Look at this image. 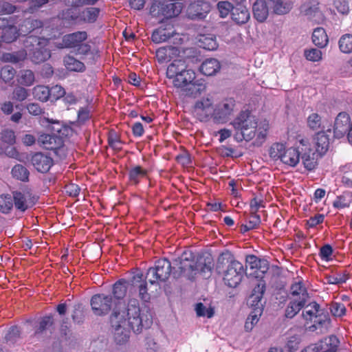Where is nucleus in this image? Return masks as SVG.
Returning a JSON list of instances; mask_svg holds the SVG:
<instances>
[{
  "label": "nucleus",
  "mask_w": 352,
  "mask_h": 352,
  "mask_svg": "<svg viewBox=\"0 0 352 352\" xmlns=\"http://www.w3.org/2000/svg\"><path fill=\"white\" fill-rule=\"evenodd\" d=\"M233 126L237 131L235 139L238 142L251 141L259 146L265 141L270 129L268 121L258 120L250 111H241L233 121Z\"/></svg>",
  "instance_id": "7ed1b4c3"
},
{
  "label": "nucleus",
  "mask_w": 352,
  "mask_h": 352,
  "mask_svg": "<svg viewBox=\"0 0 352 352\" xmlns=\"http://www.w3.org/2000/svg\"><path fill=\"white\" fill-rule=\"evenodd\" d=\"M199 42L200 43L199 46L207 50H214L218 47L215 38L212 36L202 35L201 36Z\"/></svg>",
  "instance_id": "de8ad7c7"
},
{
  "label": "nucleus",
  "mask_w": 352,
  "mask_h": 352,
  "mask_svg": "<svg viewBox=\"0 0 352 352\" xmlns=\"http://www.w3.org/2000/svg\"><path fill=\"white\" fill-rule=\"evenodd\" d=\"M88 34L86 31H77L63 36L62 38L63 47L72 49L77 56H87L91 50V47L85 41Z\"/></svg>",
  "instance_id": "423d86ee"
},
{
  "label": "nucleus",
  "mask_w": 352,
  "mask_h": 352,
  "mask_svg": "<svg viewBox=\"0 0 352 352\" xmlns=\"http://www.w3.org/2000/svg\"><path fill=\"white\" fill-rule=\"evenodd\" d=\"M245 270L243 265L238 261H232L229 263L223 273V280L225 285L234 288L241 282Z\"/></svg>",
  "instance_id": "9b49d317"
},
{
  "label": "nucleus",
  "mask_w": 352,
  "mask_h": 352,
  "mask_svg": "<svg viewBox=\"0 0 352 352\" xmlns=\"http://www.w3.org/2000/svg\"><path fill=\"white\" fill-rule=\"evenodd\" d=\"M179 53L178 47L169 45L158 48L156 50L155 56L158 63L162 64L179 56Z\"/></svg>",
  "instance_id": "5701e85b"
},
{
  "label": "nucleus",
  "mask_w": 352,
  "mask_h": 352,
  "mask_svg": "<svg viewBox=\"0 0 352 352\" xmlns=\"http://www.w3.org/2000/svg\"><path fill=\"white\" fill-rule=\"evenodd\" d=\"M307 125L312 131L323 129L324 126L322 124L321 116L317 113H311L307 118Z\"/></svg>",
  "instance_id": "58836bf2"
},
{
  "label": "nucleus",
  "mask_w": 352,
  "mask_h": 352,
  "mask_svg": "<svg viewBox=\"0 0 352 352\" xmlns=\"http://www.w3.org/2000/svg\"><path fill=\"white\" fill-rule=\"evenodd\" d=\"M347 278L344 275L336 274L326 276V280L329 284L338 285L345 283Z\"/></svg>",
  "instance_id": "338daca9"
},
{
  "label": "nucleus",
  "mask_w": 352,
  "mask_h": 352,
  "mask_svg": "<svg viewBox=\"0 0 352 352\" xmlns=\"http://www.w3.org/2000/svg\"><path fill=\"white\" fill-rule=\"evenodd\" d=\"M100 12V10L98 8H87L82 12V18L84 21L89 23H93L97 20Z\"/></svg>",
  "instance_id": "c03bdc74"
},
{
  "label": "nucleus",
  "mask_w": 352,
  "mask_h": 352,
  "mask_svg": "<svg viewBox=\"0 0 352 352\" xmlns=\"http://www.w3.org/2000/svg\"><path fill=\"white\" fill-rule=\"evenodd\" d=\"M16 74V70L10 65H6L2 67L0 72V78L5 82H9L13 80Z\"/></svg>",
  "instance_id": "5fc2aeb1"
},
{
  "label": "nucleus",
  "mask_w": 352,
  "mask_h": 352,
  "mask_svg": "<svg viewBox=\"0 0 352 352\" xmlns=\"http://www.w3.org/2000/svg\"><path fill=\"white\" fill-rule=\"evenodd\" d=\"M175 34H176V30L171 23H162L153 32L151 40L155 43H160L168 41Z\"/></svg>",
  "instance_id": "a211bd4d"
},
{
  "label": "nucleus",
  "mask_w": 352,
  "mask_h": 352,
  "mask_svg": "<svg viewBox=\"0 0 352 352\" xmlns=\"http://www.w3.org/2000/svg\"><path fill=\"white\" fill-rule=\"evenodd\" d=\"M12 198L16 210L24 212L32 208L37 201L38 197L33 195L30 191H13Z\"/></svg>",
  "instance_id": "2eb2a0df"
},
{
  "label": "nucleus",
  "mask_w": 352,
  "mask_h": 352,
  "mask_svg": "<svg viewBox=\"0 0 352 352\" xmlns=\"http://www.w3.org/2000/svg\"><path fill=\"white\" fill-rule=\"evenodd\" d=\"M231 16L232 20L238 24L245 23L250 19V13L248 9L241 4L234 8Z\"/></svg>",
  "instance_id": "c85d7f7f"
},
{
  "label": "nucleus",
  "mask_w": 352,
  "mask_h": 352,
  "mask_svg": "<svg viewBox=\"0 0 352 352\" xmlns=\"http://www.w3.org/2000/svg\"><path fill=\"white\" fill-rule=\"evenodd\" d=\"M300 144L301 145L300 149L302 162L305 168L308 170H314L318 164V159L322 155L314 151L313 148L311 147V145L306 140H300Z\"/></svg>",
  "instance_id": "4468645a"
},
{
  "label": "nucleus",
  "mask_w": 352,
  "mask_h": 352,
  "mask_svg": "<svg viewBox=\"0 0 352 352\" xmlns=\"http://www.w3.org/2000/svg\"><path fill=\"white\" fill-rule=\"evenodd\" d=\"M261 313L262 309L260 307H257L250 314L245 323V329L247 331H250L253 327L258 322Z\"/></svg>",
  "instance_id": "79ce46f5"
},
{
  "label": "nucleus",
  "mask_w": 352,
  "mask_h": 352,
  "mask_svg": "<svg viewBox=\"0 0 352 352\" xmlns=\"http://www.w3.org/2000/svg\"><path fill=\"white\" fill-rule=\"evenodd\" d=\"M127 291H129L128 300L133 298L136 292H138V296L143 302H148L151 299L148 292L147 282L142 273L135 274L130 281L120 278L113 285L111 294L114 298V302L119 303V306L121 305L120 301L125 298Z\"/></svg>",
  "instance_id": "20e7f679"
},
{
  "label": "nucleus",
  "mask_w": 352,
  "mask_h": 352,
  "mask_svg": "<svg viewBox=\"0 0 352 352\" xmlns=\"http://www.w3.org/2000/svg\"><path fill=\"white\" fill-rule=\"evenodd\" d=\"M192 112L201 122H211L214 124L220 123V109L213 104L212 100L208 97L197 100Z\"/></svg>",
  "instance_id": "39448f33"
},
{
  "label": "nucleus",
  "mask_w": 352,
  "mask_h": 352,
  "mask_svg": "<svg viewBox=\"0 0 352 352\" xmlns=\"http://www.w3.org/2000/svg\"><path fill=\"white\" fill-rule=\"evenodd\" d=\"M333 133L335 138L338 139L347 134L348 141L352 144V121L351 122L349 114L341 112L337 116L335 120Z\"/></svg>",
  "instance_id": "f8f14e48"
},
{
  "label": "nucleus",
  "mask_w": 352,
  "mask_h": 352,
  "mask_svg": "<svg viewBox=\"0 0 352 352\" xmlns=\"http://www.w3.org/2000/svg\"><path fill=\"white\" fill-rule=\"evenodd\" d=\"M302 316L306 320L314 322V324L309 327L311 331L318 328L324 329L327 331L331 322L330 319L323 314L320 305L316 302H311L305 307Z\"/></svg>",
  "instance_id": "1a4fd4ad"
},
{
  "label": "nucleus",
  "mask_w": 352,
  "mask_h": 352,
  "mask_svg": "<svg viewBox=\"0 0 352 352\" xmlns=\"http://www.w3.org/2000/svg\"><path fill=\"white\" fill-rule=\"evenodd\" d=\"M300 13L308 19L318 23L322 19V13L318 7V3L309 1L300 6Z\"/></svg>",
  "instance_id": "4be33fe9"
},
{
  "label": "nucleus",
  "mask_w": 352,
  "mask_h": 352,
  "mask_svg": "<svg viewBox=\"0 0 352 352\" xmlns=\"http://www.w3.org/2000/svg\"><path fill=\"white\" fill-rule=\"evenodd\" d=\"M196 314L199 317L212 318L214 314V308L210 307L207 308L202 302H198L195 305Z\"/></svg>",
  "instance_id": "09e8293b"
},
{
  "label": "nucleus",
  "mask_w": 352,
  "mask_h": 352,
  "mask_svg": "<svg viewBox=\"0 0 352 352\" xmlns=\"http://www.w3.org/2000/svg\"><path fill=\"white\" fill-rule=\"evenodd\" d=\"M21 337V331L16 326H12L10 328L8 331L5 336V340L6 342L14 343Z\"/></svg>",
  "instance_id": "864d4df0"
},
{
  "label": "nucleus",
  "mask_w": 352,
  "mask_h": 352,
  "mask_svg": "<svg viewBox=\"0 0 352 352\" xmlns=\"http://www.w3.org/2000/svg\"><path fill=\"white\" fill-rule=\"evenodd\" d=\"M34 98L41 102H47L50 98V88L45 85H36L33 88Z\"/></svg>",
  "instance_id": "4c0bfd02"
},
{
  "label": "nucleus",
  "mask_w": 352,
  "mask_h": 352,
  "mask_svg": "<svg viewBox=\"0 0 352 352\" xmlns=\"http://www.w3.org/2000/svg\"><path fill=\"white\" fill-rule=\"evenodd\" d=\"M91 309L96 316H109V324L114 342L116 344L127 343L131 332L140 334L153 324L150 314L141 313L140 302L137 298H131L123 307L114 302L111 294L99 293L90 299Z\"/></svg>",
  "instance_id": "f257e3e1"
},
{
  "label": "nucleus",
  "mask_w": 352,
  "mask_h": 352,
  "mask_svg": "<svg viewBox=\"0 0 352 352\" xmlns=\"http://www.w3.org/2000/svg\"><path fill=\"white\" fill-rule=\"evenodd\" d=\"M340 50L344 54L352 52V34H346L342 35L338 41Z\"/></svg>",
  "instance_id": "37998d69"
},
{
  "label": "nucleus",
  "mask_w": 352,
  "mask_h": 352,
  "mask_svg": "<svg viewBox=\"0 0 352 352\" xmlns=\"http://www.w3.org/2000/svg\"><path fill=\"white\" fill-rule=\"evenodd\" d=\"M107 142L108 145L116 152L122 149L123 142L121 140L120 135L114 129L109 131Z\"/></svg>",
  "instance_id": "c9c22d12"
},
{
  "label": "nucleus",
  "mask_w": 352,
  "mask_h": 352,
  "mask_svg": "<svg viewBox=\"0 0 352 352\" xmlns=\"http://www.w3.org/2000/svg\"><path fill=\"white\" fill-rule=\"evenodd\" d=\"M0 28L2 29L1 41L6 43H10L16 41L19 35V30L14 25L12 16L0 18Z\"/></svg>",
  "instance_id": "f3484780"
},
{
  "label": "nucleus",
  "mask_w": 352,
  "mask_h": 352,
  "mask_svg": "<svg viewBox=\"0 0 352 352\" xmlns=\"http://www.w3.org/2000/svg\"><path fill=\"white\" fill-rule=\"evenodd\" d=\"M25 54L23 52L4 53L1 56V60L5 63H17L25 58Z\"/></svg>",
  "instance_id": "3c124183"
},
{
  "label": "nucleus",
  "mask_w": 352,
  "mask_h": 352,
  "mask_svg": "<svg viewBox=\"0 0 352 352\" xmlns=\"http://www.w3.org/2000/svg\"><path fill=\"white\" fill-rule=\"evenodd\" d=\"M171 263L165 258H160L155 266L147 271L148 282L151 284L165 282L172 273L175 279L185 278L194 280L199 274L209 277L214 267L213 258L208 252L199 255L196 258L191 251H184L182 255Z\"/></svg>",
  "instance_id": "f03ea898"
},
{
  "label": "nucleus",
  "mask_w": 352,
  "mask_h": 352,
  "mask_svg": "<svg viewBox=\"0 0 352 352\" xmlns=\"http://www.w3.org/2000/svg\"><path fill=\"white\" fill-rule=\"evenodd\" d=\"M12 175L14 178L21 182H28L29 179V170L21 164H16L11 170Z\"/></svg>",
  "instance_id": "ea45409f"
},
{
  "label": "nucleus",
  "mask_w": 352,
  "mask_h": 352,
  "mask_svg": "<svg viewBox=\"0 0 352 352\" xmlns=\"http://www.w3.org/2000/svg\"><path fill=\"white\" fill-rule=\"evenodd\" d=\"M50 56V52L47 48L36 47L32 49L31 59L34 63L38 64L45 61Z\"/></svg>",
  "instance_id": "72a5a7b5"
},
{
  "label": "nucleus",
  "mask_w": 352,
  "mask_h": 352,
  "mask_svg": "<svg viewBox=\"0 0 352 352\" xmlns=\"http://www.w3.org/2000/svg\"><path fill=\"white\" fill-rule=\"evenodd\" d=\"M235 107V100L233 98H225L221 102V120L223 117L232 113Z\"/></svg>",
  "instance_id": "49530a36"
},
{
  "label": "nucleus",
  "mask_w": 352,
  "mask_h": 352,
  "mask_svg": "<svg viewBox=\"0 0 352 352\" xmlns=\"http://www.w3.org/2000/svg\"><path fill=\"white\" fill-rule=\"evenodd\" d=\"M220 69L219 62L214 58L206 59L200 67V72L205 76H212Z\"/></svg>",
  "instance_id": "c756f323"
},
{
  "label": "nucleus",
  "mask_w": 352,
  "mask_h": 352,
  "mask_svg": "<svg viewBox=\"0 0 352 352\" xmlns=\"http://www.w3.org/2000/svg\"><path fill=\"white\" fill-rule=\"evenodd\" d=\"M43 23L38 19L27 18L20 24L19 30L25 34H29L36 29L42 28Z\"/></svg>",
  "instance_id": "7c9ffc66"
},
{
  "label": "nucleus",
  "mask_w": 352,
  "mask_h": 352,
  "mask_svg": "<svg viewBox=\"0 0 352 352\" xmlns=\"http://www.w3.org/2000/svg\"><path fill=\"white\" fill-rule=\"evenodd\" d=\"M37 141L41 146L50 151H56L64 145L63 138L56 135L42 133Z\"/></svg>",
  "instance_id": "aec40b11"
},
{
  "label": "nucleus",
  "mask_w": 352,
  "mask_h": 352,
  "mask_svg": "<svg viewBox=\"0 0 352 352\" xmlns=\"http://www.w3.org/2000/svg\"><path fill=\"white\" fill-rule=\"evenodd\" d=\"M299 148L294 147L285 148L284 144L275 143L272 146L270 154L272 158L280 159L285 164L295 166L300 161V151Z\"/></svg>",
  "instance_id": "9d476101"
},
{
  "label": "nucleus",
  "mask_w": 352,
  "mask_h": 352,
  "mask_svg": "<svg viewBox=\"0 0 352 352\" xmlns=\"http://www.w3.org/2000/svg\"><path fill=\"white\" fill-rule=\"evenodd\" d=\"M28 91L25 88L18 86L14 89L12 98L18 102H23L28 98Z\"/></svg>",
  "instance_id": "6e6d98bb"
},
{
  "label": "nucleus",
  "mask_w": 352,
  "mask_h": 352,
  "mask_svg": "<svg viewBox=\"0 0 352 352\" xmlns=\"http://www.w3.org/2000/svg\"><path fill=\"white\" fill-rule=\"evenodd\" d=\"M74 322L80 323L83 319V308L82 304L78 303L74 306V311L72 315Z\"/></svg>",
  "instance_id": "680f3d73"
},
{
  "label": "nucleus",
  "mask_w": 352,
  "mask_h": 352,
  "mask_svg": "<svg viewBox=\"0 0 352 352\" xmlns=\"http://www.w3.org/2000/svg\"><path fill=\"white\" fill-rule=\"evenodd\" d=\"M312 41L315 45L321 48L327 45L329 39L324 28H317L314 30L312 34Z\"/></svg>",
  "instance_id": "2f4dec72"
},
{
  "label": "nucleus",
  "mask_w": 352,
  "mask_h": 352,
  "mask_svg": "<svg viewBox=\"0 0 352 352\" xmlns=\"http://www.w3.org/2000/svg\"><path fill=\"white\" fill-rule=\"evenodd\" d=\"M291 298L307 302L309 296L303 283L300 280L294 283L290 287Z\"/></svg>",
  "instance_id": "bb28decb"
},
{
  "label": "nucleus",
  "mask_w": 352,
  "mask_h": 352,
  "mask_svg": "<svg viewBox=\"0 0 352 352\" xmlns=\"http://www.w3.org/2000/svg\"><path fill=\"white\" fill-rule=\"evenodd\" d=\"M305 56L309 61L317 62L322 60V53L318 49L311 48L305 50Z\"/></svg>",
  "instance_id": "13d9d810"
},
{
  "label": "nucleus",
  "mask_w": 352,
  "mask_h": 352,
  "mask_svg": "<svg viewBox=\"0 0 352 352\" xmlns=\"http://www.w3.org/2000/svg\"><path fill=\"white\" fill-rule=\"evenodd\" d=\"M330 311L336 317H342L346 314V307L342 302H333L331 304Z\"/></svg>",
  "instance_id": "bf43d9fd"
},
{
  "label": "nucleus",
  "mask_w": 352,
  "mask_h": 352,
  "mask_svg": "<svg viewBox=\"0 0 352 352\" xmlns=\"http://www.w3.org/2000/svg\"><path fill=\"white\" fill-rule=\"evenodd\" d=\"M340 345L339 339L334 335L327 336L316 344L307 347V352H336Z\"/></svg>",
  "instance_id": "dca6fc26"
},
{
  "label": "nucleus",
  "mask_w": 352,
  "mask_h": 352,
  "mask_svg": "<svg viewBox=\"0 0 352 352\" xmlns=\"http://www.w3.org/2000/svg\"><path fill=\"white\" fill-rule=\"evenodd\" d=\"M334 6L340 13L347 14L349 12V3L346 0H335Z\"/></svg>",
  "instance_id": "69168bd1"
},
{
  "label": "nucleus",
  "mask_w": 352,
  "mask_h": 352,
  "mask_svg": "<svg viewBox=\"0 0 352 352\" xmlns=\"http://www.w3.org/2000/svg\"><path fill=\"white\" fill-rule=\"evenodd\" d=\"M191 78L188 80L186 78V82L176 88L179 89L186 96L197 98L206 91V85L203 80H196V74L194 71Z\"/></svg>",
  "instance_id": "ddd939ff"
},
{
  "label": "nucleus",
  "mask_w": 352,
  "mask_h": 352,
  "mask_svg": "<svg viewBox=\"0 0 352 352\" xmlns=\"http://www.w3.org/2000/svg\"><path fill=\"white\" fill-rule=\"evenodd\" d=\"M246 264L251 270H254V276L261 277L269 270V265L266 260L260 259L254 255H248L246 257Z\"/></svg>",
  "instance_id": "412c9836"
},
{
  "label": "nucleus",
  "mask_w": 352,
  "mask_h": 352,
  "mask_svg": "<svg viewBox=\"0 0 352 352\" xmlns=\"http://www.w3.org/2000/svg\"><path fill=\"white\" fill-rule=\"evenodd\" d=\"M182 8V3L177 0H158L151 5L150 14L154 17L171 19L177 16Z\"/></svg>",
  "instance_id": "0eeeda50"
},
{
  "label": "nucleus",
  "mask_w": 352,
  "mask_h": 352,
  "mask_svg": "<svg viewBox=\"0 0 352 352\" xmlns=\"http://www.w3.org/2000/svg\"><path fill=\"white\" fill-rule=\"evenodd\" d=\"M270 10L276 14H285L292 8V3L287 0H268Z\"/></svg>",
  "instance_id": "cd10ccee"
},
{
  "label": "nucleus",
  "mask_w": 352,
  "mask_h": 352,
  "mask_svg": "<svg viewBox=\"0 0 352 352\" xmlns=\"http://www.w3.org/2000/svg\"><path fill=\"white\" fill-rule=\"evenodd\" d=\"M0 139L8 145H13L16 142L15 133L12 129H6L1 132Z\"/></svg>",
  "instance_id": "603ef678"
},
{
  "label": "nucleus",
  "mask_w": 352,
  "mask_h": 352,
  "mask_svg": "<svg viewBox=\"0 0 352 352\" xmlns=\"http://www.w3.org/2000/svg\"><path fill=\"white\" fill-rule=\"evenodd\" d=\"M64 65L68 70L82 72L85 70V64L72 56L67 55L64 57Z\"/></svg>",
  "instance_id": "473e14b6"
},
{
  "label": "nucleus",
  "mask_w": 352,
  "mask_h": 352,
  "mask_svg": "<svg viewBox=\"0 0 352 352\" xmlns=\"http://www.w3.org/2000/svg\"><path fill=\"white\" fill-rule=\"evenodd\" d=\"M166 77L173 80V85L175 87L182 85L184 82L192 79L193 75L192 69H188L186 61L183 59H175L168 66L166 69Z\"/></svg>",
  "instance_id": "6e6552de"
},
{
  "label": "nucleus",
  "mask_w": 352,
  "mask_h": 352,
  "mask_svg": "<svg viewBox=\"0 0 352 352\" xmlns=\"http://www.w3.org/2000/svg\"><path fill=\"white\" fill-rule=\"evenodd\" d=\"M30 161L35 169L42 173H47L54 164L53 159L41 152L32 155Z\"/></svg>",
  "instance_id": "6ab92c4d"
},
{
  "label": "nucleus",
  "mask_w": 352,
  "mask_h": 352,
  "mask_svg": "<svg viewBox=\"0 0 352 352\" xmlns=\"http://www.w3.org/2000/svg\"><path fill=\"white\" fill-rule=\"evenodd\" d=\"M333 254V248L329 244H325L320 249L319 255L322 261H330Z\"/></svg>",
  "instance_id": "e2e57ef3"
},
{
  "label": "nucleus",
  "mask_w": 352,
  "mask_h": 352,
  "mask_svg": "<svg viewBox=\"0 0 352 352\" xmlns=\"http://www.w3.org/2000/svg\"><path fill=\"white\" fill-rule=\"evenodd\" d=\"M351 202V196L349 192H344L338 196L333 201V206L336 208H344L349 206Z\"/></svg>",
  "instance_id": "8fccbe9b"
},
{
  "label": "nucleus",
  "mask_w": 352,
  "mask_h": 352,
  "mask_svg": "<svg viewBox=\"0 0 352 352\" xmlns=\"http://www.w3.org/2000/svg\"><path fill=\"white\" fill-rule=\"evenodd\" d=\"M300 339L298 336H293L288 338L286 347L289 351H294L298 349Z\"/></svg>",
  "instance_id": "0e129e2a"
},
{
  "label": "nucleus",
  "mask_w": 352,
  "mask_h": 352,
  "mask_svg": "<svg viewBox=\"0 0 352 352\" xmlns=\"http://www.w3.org/2000/svg\"><path fill=\"white\" fill-rule=\"evenodd\" d=\"M305 304L306 302H302L298 299L292 298L285 309V316L289 318H292L305 307Z\"/></svg>",
  "instance_id": "e433bc0d"
},
{
  "label": "nucleus",
  "mask_w": 352,
  "mask_h": 352,
  "mask_svg": "<svg viewBox=\"0 0 352 352\" xmlns=\"http://www.w3.org/2000/svg\"><path fill=\"white\" fill-rule=\"evenodd\" d=\"M265 289V284L263 283H259L254 289L250 296V298L252 299V302L254 303H258L261 301L263 298V295L264 294Z\"/></svg>",
  "instance_id": "4d7b16f0"
},
{
  "label": "nucleus",
  "mask_w": 352,
  "mask_h": 352,
  "mask_svg": "<svg viewBox=\"0 0 352 352\" xmlns=\"http://www.w3.org/2000/svg\"><path fill=\"white\" fill-rule=\"evenodd\" d=\"M90 118V111L87 107H81L78 111V122L84 124Z\"/></svg>",
  "instance_id": "774afa93"
},
{
  "label": "nucleus",
  "mask_w": 352,
  "mask_h": 352,
  "mask_svg": "<svg viewBox=\"0 0 352 352\" xmlns=\"http://www.w3.org/2000/svg\"><path fill=\"white\" fill-rule=\"evenodd\" d=\"M314 151L318 153L322 156L324 155L329 147V138L324 131L317 133L314 138L312 142Z\"/></svg>",
  "instance_id": "b1692460"
},
{
  "label": "nucleus",
  "mask_w": 352,
  "mask_h": 352,
  "mask_svg": "<svg viewBox=\"0 0 352 352\" xmlns=\"http://www.w3.org/2000/svg\"><path fill=\"white\" fill-rule=\"evenodd\" d=\"M54 324V317L52 315L45 316L41 318L38 322V327L35 329V334H40Z\"/></svg>",
  "instance_id": "a18cd8bd"
},
{
  "label": "nucleus",
  "mask_w": 352,
  "mask_h": 352,
  "mask_svg": "<svg viewBox=\"0 0 352 352\" xmlns=\"http://www.w3.org/2000/svg\"><path fill=\"white\" fill-rule=\"evenodd\" d=\"M50 98L52 102L56 101L65 95V91L60 85H55L50 89Z\"/></svg>",
  "instance_id": "052dcab7"
},
{
  "label": "nucleus",
  "mask_w": 352,
  "mask_h": 352,
  "mask_svg": "<svg viewBox=\"0 0 352 352\" xmlns=\"http://www.w3.org/2000/svg\"><path fill=\"white\" fill-rule=\"evenodd\" d=\"M14 199L10 194L0 195V212L3 214H10L13 210Z\"/></svg>",
  "instance_id": "f704fd0d"
},
{
  "label": "nucleus",
  "mask_w": 352,
  "mask_h": 352,
  "mask_svg": "<svg viewBox=\"0 0 352 352\" xmlns=\"http://www.w3.org/2000/svg\"><path fill=\"white\" fill-rule=\"evenodd\" d=\"M270 9L268 0H256L252 7L254 18L259 22L265 21L267 18Z\"/></svg>",
  "instance_id": "a878e982"
},
{
  "label": "nucleus",
  "mask_w": 352,
  "mask_h": 352,
  "mask_svg": "<svg viewBox=\"0 0 352 352\" xmlns=\"http://www.w3.org/2000/svg\"><path fill=\"white\" fill-rule=\"evenodd\" d=\"M150 170L140 165H135L129 170L128 179L131 184L137 186L144 179L148 177Z\"/></svg>",
  "instance_id": "393cba45"
},
{
  "label": "nucleus",
  "mask_w": 352,
  "mask_h": 352,
  "mask_svg": "<svg viewBox=\"0 0 352 352\" xmlns=\"http://www.w3.org/2000/svg\"><path fill=\"white\" fill-rule=\"evenodd\" d=\"M35 80L34 74L30 69H25L20 72L18 76V82L23 86H31Z\"/></svg>",
  "instance_id": "a19ab883"
}]
</instances>
